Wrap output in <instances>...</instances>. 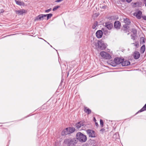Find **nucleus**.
<instances>
[{
    "instance_id": "1",
    "label": "nucleus",
    "mask_w": 146,
    "mask_h": 146,
    "mask_svg": "<svg viewBox=\"0 0 146 146\" xmlns=\"http://www.w3.org/2000/svg\"><path fill=\"white\" fill-rule=\"evenodd\" d=\"M77 142V139L76 138H70L64 140V143L67 146H74Z\"/></svg>"
},
{
    "instance_id": "2",
    "label": "nucleus",
    "mask_w": 146,
    "mask_h": 146,
    "mask_svg": "<svg viewBox=\"0 0 146 146\" xmlns=\"http://www.w3.org/2000/svg\"><path fill=\"white\" fill-rule=\"evenodd\" d=\"M77 140H78L82 142H85L87 140V137L85 135L81 132H78L76 134Z\"/></svg>"
},
{
    "instance_id": "3",
    "label": "nucleus",
    "mask_w": 146,
    "mask_h": 146,
    "mask_svg": "<svg viewBox=\"0 0 146 146\" xmlns=\"http://www.w3.org/2000/svg\"><path fill=\"white\" fill-rule=\"evenodd\" d=\"M98 46L99 49L103 50L106 47V45L103 42L101 41H98Z\"/></svg>"
},
{
    "instance_id": "4",
    "label": "nucleus",
    "mask_w": 146,
    "mask_h": 146,
    "mask_svg": "<svg viewBox=\"0 0 146 146\" xmlns=\"http://www.w3.org/2000/svg\"><path fill=\"white\" fill-rule=\"evenodd\" d=\"M100 54L102 58L106 59H109L111 58V56L109 54L104 51L101 52Z\"/></svg>"
},
{
    "instance_id": "5",
    "label": "nucleus",
    "mask_w": 146,
    "mask_h": 146,
    "mask_svg": "<svg viewBox=\"0 0 146 146\" xmlns=\"http://www.w3.org/2000/svg\"><path fill=\"white\" fill-rule=\"evenodd\" d=\"M85 123L82 121H81L78 122L76 125V127L78 129H79L80 128L82 129H83V128L84 126H85Z\"/></svg>"
},
{
    "instance_id": "6",
    "label": "nucleus",
    "mask_w": 146,
    "mask_h": 146,
    "mask_svg": "<svg viewBox=\"0 0 146 146\" xmlns=\"http://www.w3.org/2000/svg\"><path fill=\"white\" fill-rule=\"evenodd\" d=\"M87 134L89 137H95V132L93 130L88 129L86 131Z\"/></svg>"
},
{
    "instance_id": "7",
    "label": "nucleus",
    "mask_w": 146,
    "mask_h": 146,
    "mask_svg": "<svg viewBox=\"0 0 146 146\" xmlns=\"http://www.w3.org/2000/svg\"><path fill=\"white\" fill-rule=\"evenodd\" d=\"M46 15L44 14H40L36 17L35 19V21H38L43 20L44 19V17H46Z\"/></svg>"
},
{
    "instance_id": "8",
    "label": "nucleus",
    "mask_w": 146,
    "mask_h": 146,
    "mask_svg": "<svg viewBox=\"0 0 146 146\" xmlns=\"http://www.w3.org/2000/svg\"><path fill=\"white\" fill-rule=\"evenodd\" d=\"M104 25L107 28L108 30L111 29L113 27L112 24L110 22H106L104 24Z\"/></svg>"
},
{
    "instance_id": "9",
    "label": "nucleus",
    "mask_w": 146,
    "mask_h": 146,
    "mask_svg": "<svg viewBox=\"0 0 146 146\" xmlns=\"http://www.w3.org/2000/svg\"><path fill=\"white\" fill-rule=\"evenodd\" d=\"M123 60V59L119 58H115L114 60V62L117 64H119L121 63V64Z\"/></svg>"
},
{
    "instance_id": "10",
    "label": "nucleus",
    "mask_w": 146,
    "mask_h": 146,
    "mask_svg": "<svg viewBox=\"0 0 146 146\" xmlns=\"http://www.w3.org/2000/svg\"><path fill=\"white\" fill-rule=\"evenodd\" d=\"M68 128H67L64 129L62 132L61 134L62 135H67V134H70Z\"/></svg>"
},
{
    "instance_id": "11",
    "label": "nucleus",
    "mask_w": 146,
    "mask_h": 146,
    "mask_svg": "<svg viewBox=\"0 0 146 146\" xmlns=\"http://www.w3.org/2000/svg\"><path fill=\"white\" fill-rule=\"evenodd\" d=\"M97 37L98 38H101L103 35V32L101 30H98L96 33Z\"/></svg>"
},
{
    "instance_id": "12",
    "label": "nucleus",
    "mask_w": 146,
    "mask_h": 146,
    "mask_svg": "<svg viewBox=\"0 0 146 146\" xmlns=\"http://www.w3.org/2000/svg\"><path fill=\"white\" fill-rule=\"evenodd\" d=\"M120 23L118 21H115L114 23V27L117 29H120Z\"/></svg>"
},
{
    "instance_id": "13",
    "label": "nucleus",
    "mask_w": 146,
    "mask_h": 146,
    "mask_svg": "<svg viewBox=\"0 0 146 146\" xmlns=\"http://www.w3.org/2000/svg\"><path fill=\"white\" fill-rule=\"evenodd\" d=\"M140 56V54L139 52L137 51H135L134 52L133 54L134 58L135 59H138Z\"/></svg>"
},
{
    "instance_id": "14",
    "label": "nucleus",
    "mask_w": 146,
    "mask_h": 146,
    "mask_svg": "<svg viewBox=\"0 0 146 146\" xmlns=\"http://www.w3.org/2000/svg\"><path fill=\"white\" fill-rule=\"evenodd\" d=\"M130 64V62L129 61L125 60L124 61L123 59V60L121 64L123 66H125L129 65Z\"/></svg>"
},
{
    "instance_id": "15",
    "label": "nucleus",
    "mask_w": 146,
    "mask_h": 146,
    "mask_svg": "<svg viewBox=\"0 0 146 146\" xmlns=\"http://www.w3.org/2000/svg\"><path fill=\"white\" fill-rule=\"evenodd\" d=\"M142 13L141 11H139L137 12V13L136 14L135 16L138 19H140L141 18Z\"/></svg>"
},
{
    "instance_id": "16",
    "label": "nucleus",
    "mask_w": 146,
    "mask_h": 146,
    "mask_svg": "<svg viewBox=\"0 0 146 146\" xmlns=\"http://www.w3.org/2000/svg\"><path fill=\"white\" fill-rule=\"evenodd\" d=\"M84 111L86 113H88V114H90L91 113L90 110L87 107L84 108Z\"/></svg>"
},
{
    "instance_id": "17",
    "label": "nucleus",
    "mask_w": 146,
    "mask_h": 146,
    "mask_svg": "<svg viewBox=\"0 0 146 146\" xmlns=\"http://www.w3.org/2000/svg\"><path fill=\"white\" fill-rule=\"evenodd\" d=\"M26 11L25 10H21L17 11V13L19 15H22Z\"/></svg>"
},
{
    "instance_id": "18",
    "label": "nucleus",
    "mask_w": 146,
    "mask_h": 146,
    "mask_svg": "<svg viewBox=\"0 0 146 146\" xmlns=\"http://www.w3.org/2000/svg\"><path fill=\"white\" fill-rule=\"evenodd\" d=\"M145 50V46L143 45L141 48L140 52L141 53H143Z\"/></svg>"
},
{
    "instance_id": "19",
    "label": "nucleus",
    "mask_w": 146,
    "mask_h": 146,
    "mask_svg": "<svg viewBox=\"0 0 146 146\" xmlns=\"http://www.w3.org/2000/svg\"><path fill=\"white\" fill-rule=\"evenodd\" d=\"M124 22L127 25H129L131 23L130 20L127 18H126L124 19Z\"/></svg>"
},
{
    "instance_id": "20",
    "label": "nucleus",
    "mask_w": 146,
    "mask_h": 146,
    "mask_svg": "<svg viewBox=\"0 0 146 146\" xmlns=\"http://www.w3.org/2000/svg\"><path fill=\"white\" fill-rule=\"evenodd\" d=\"M70 133H73L75 130V129L73 127H70L68 128Z\"/></svg>"
},
{
    "instance_id": "21",
    "label": "nucleus",
    "mask_w": 146,
    "mask_h": 146,
    "mask_svg": "<svg viewBox=\"0 0 146 146\" xmlns=\"http://www.w3.org/2000/svg\"><path fill=\"white\" fill-rule=\"evenodd\" d=\"M146 110V104L139 111V112H141L144 111Z\"/></svg>"
},
{
    "instance_id": "22",
    "label": "nucleus",
    "mask_w": 146,
    "mask_h": 146,
    "mask_svg": "<svg viewBox=\"0 0 146 146\" xmlns=\"http://www.w3.org/2000/svg\"><path fill=\"white\" fill-rule=\"evenodd\" d=\"M46 15V16H47L46 19L48 20L52 16V14L51 13H50L47 15Z\"/></svg>"
},
{
    "instance_id": "23",
    "label": "nucleus",
    "mask_w": 146,
    "mask_h": 146,
    "mask_svg": "<svg viewBox=\"0 0 146 146\" xmlns=\"http://www.w3.org/2000/svg\"><path fill=\"white\" fill-rule=\"evenodd\" d=\"M132 44H134V46H135L136 48H138L139 47V44L138 42H136L134 43H132Z\"/></svg>"
},
{
    "instance_id": "24",
    "label": "nucleus",
    "mask_w": 146,
    "mask_h": 146,
    "mask_svg": "<svg viewBox=\"0 0 146 146\" xmlns=\"http://www.w3.org/2000/svg\"><path fill=\"white\" fill-rule=\"evenodd\" d=\"M15 1L17 4L20 5H22V3L21 2L16 0H15Z\"/></svg>"
},
{
    "instance_id": "25",
    "label": "nucleus",
    "mask_w": 146,
    "mask_h": 146,
    "mask_svg": "<svg viewBox=\"0 0 146 146\" xmlns=\"http://www.w3.org/2000/svg\"><path fill=\"white\" fill-rule=\"evenodd\" d=\"M97 25V23H94V24L92 26V28L93 29H95Z\"/></svg>"
},
{
    "instance_id": "26",
    "label": "nucleus",
    "mask_w": 146,
    "mask_h": 146,
    "mask_svg": "<svg viewBox=\"0 0 146 146\" xmlns=\"http://www.w3.org/2000/svg\"><path fill=\"white\" fill-rule=\"evenodd\" d=\"M100 125L102 127H103V126L104 122L101 119L100 120Z\"/></svg>"
},
{
    "instance_id": "27",
    "label": "nucleus",
    "mask_w": 146,
    "mask_h": 146,
    "mask_svg": "<svg viewBox=\"0 0 146 146\" xmlns=\"http://www.w3.org/2000/svg\"><path fill=\"white\" fill-rule=\"evenodd\" d=\"M60 6H56L53 9V11H55Z\"/></svg>"
},
{
    "instance_id": "28",
    "label": "nucleus",
    "mask_w": 146,
    "mask_h": 146,
    "mask_svg": "<svg viewBox=\"0 0 146 146\" xmlns=\"http://www.w3.org/2000/svg\"><path fill=\"white\" fill-rule=\"evenodd\" d=\"M132 32L133 33L134 35H135L137 33V31L135 29H133Z\"/></svg>"
},
{
    "instance_id": "29",
    "label": "nucleus",
    "mask_w": 146,
    "mask_h": 146,
    "mask_svg": "<svg viewBox=\"0 0 146 146\" xmlns=\"http://www.w3.org/2000/svg\"><path fill=\"white\" fill-rule=\"evenodd\" d=\"M141 42L142 43H144L145 42V40L144 38L143 37H142L141 38Z\"/></svg>"
},
{
    "instance_id": "30",
    "label": "nucleus",
    "mask_w": 146,
    "mask_h": 146,
    "mask_svg": "<svg viewBox=\"0 0 146 146\" xmlns=\"http://www.w3.org/2000/svg\"><path fill=\"white\" fill-rule=\"evenodd\" d=\"M51 8H50V9H48L46 10L45 11V12L46 13H48L50 11H51Z\"/></svg>"
},
{
    "instance_id": "31",
    "label": "nucleus",
    "mask_w": 146,
    "mask_h": 146,
    "mask_svg": "<svg viewBox=\"0 0 146 146\" xmlns=\"http://www.w3.org/2000/svg\"><path fill=\"white\" fill-rule=\"evenodd\" d=\"M105 131V129H102L101 130H100V132H101L103 133V132L104 131Z\"/></svg>"
},
{
    "instance_id": "32",
    "label": "nucleus",
    "mask_w": 146,
    "mask_h": 146,
    "mask_svg": "<svg viewBox=\"0 0 146 146\" xmlns=\"http://www.w3.org/2000/svg\"><path fill=\"white\" fill-rule=\"evenodd\" d=\"M106 7H107V6H105V5L103 6L102 7V8L103 9H104L106 8Z\"/></svg>"
},
{
    "instance_id": "33",
    "label": "nucleus",
    "mask_w": 146,
    "mask_h": 146,
    "mask_svg": "<svg viewBox=\"0 0 146 146\" xmlns=\"http://www.w3.org/2000/svg\"><path fill=\"white\" fill-rule=\"evenodd\" d=\"M132 0H126V1L128 3H130Z\"/></svg>"
},
{
    "instance_id": "34",
    "label": "nucleus",
    "mask_w": 146,
    "mask_h": 146,
    "mask_svg": "<svg viewBox=\"0 0 146 146\" xmlns=\"http://www.w3.org/2000/svg\"><path fill=\"white\" fill-rule=\"evenodd\" d=\"M4 12V11L3 9H1L0 10V13H3Z\"/></svg>"
},
{
    "instance_id": "35",
    "label": "nucleus",
    "mask_w": 146,
    "mask_h": 146,
    "mask_svg": "<svg viewBox=\"0 0 146 146\" xmlns=\"http://www.w3.org/2000/svg\"><path fill=\"white\" fill-rule=\"evenodd\" d=\"M131 36H132V37H131V39H133V40H134L135 39V37H134V36H132V35H131Z\"/></svg>"
},
{
    "instance_id": "36",
    "label": "nucleus",
    "mask_w": 146,
    "mask_h": 146,
    "mask_svg": "<svg viewBox=\"0 0 146 146\" xmlns=\"http://www.w3.org/2000/svg\"><path fill=\"white\" fill-rule=\"evenodd\" d=\"M143 19L145 20H146V16H144L143 17Z\"/></svg>"
},
{
    "instance_id": "37",
    "label": "nucleus",
    "mask_w": 146,
    "mask_h": 146,
    "mask_svg": "<svg viewBox=\"0 0 146 146\" xmlns=\"http://www.w3.org/2000/svg\"><path fill=\"white\" fill-rule=\"evenodd\" d=\"M95 125H96V126H98V123H95Z\"/></svg>"
},
{
    "instance_id": "38",
    "label": "nucleus",
    "mask_w": 146,
    "mask_h": 146,
    "mask_svg": "<svg viewBox=\"0 0 146 146\" xmlns=\"http://www.w3.org/2000/svg\"><path fill=\"white\" fill-rule=\"evenodd\" d=\"M144 2L145 3H146V0H144Z\"/></svg>"
},
{
    "instance_id": "39",
    "label": "nucleus",
    "mask_w": 146,
    "mask_h": 146,
    "mask_svg": "<svg viewBox=\"0 0 146 146\" xmlns=\"http://www.w3.org/2000/svg\"><path fill=\"white\" fill-rule=\"evenodd\" d=\"M94 121H96V119H95V118H94Z\"/></svg>"
},
{
    "instance_id": "40",
    "label": "nucleus",
    "mask_w": 146,
    "mask_h": 146,
    "mask_svg": "<svg viewBox=\"0 0 146 146\" xmlns=\"http://www.w3.org/2000/svg\"><path fill=\"white\" fill-rule=\"evenodd\" d=\"M104 28H102V31H104Z\"/></svg>"
},
{
    "instance_id": "41",
    "label": "nucleus",
    "mask_w": 146,
    "mask_h": 146,
    "mask_svg": "<svg viewBox=\"0 0 146 146\" xmlns=\"http://www.w3.org/2000/svg\"><path fill=\"white\" fill-rule=\"evenodd\" d=\"M115 136V135H114L113 136V137H114Z\"/></svg>"
},
{
    "instance_id": "42",
    "label": "nucleus",
    "mask_w": 146,
    "mask_h": 146,
    "mask_svg": "<svg viewBox=\"0 0 146 146\" xmlns=\"http://www.w3.org/2000/svg\"><path fill=\"white\" fill-rule=\"evenodd\" d=\"M122 1H123L124 0H121Z\"/></svg>"
},
{
    "instance_id": "43",
    "label": "nucleus",
    "mask_w": 146,
    "mask_h": 146,
    "mask_svg": "<svg viewBox=\"0 0 146 146\" xmlns=\"http://www.w3.org/2000/svg\"><path fill=\"white\" fill-rule=\"evenodd\" d=\"M145 6L146 7V3H145Z\"/></svg>"
},
{
    "instance_id": "44",
    "label": "nucleus",
    "mask_w": 146,
    "mask_h": 146,
    "mask_svg": "<svg viewBox=\"0 0 146 146\" xmlns=\"http://www.w3.org/2000/svg\"><path fill=\"white\" fill-rule=\"evenodd\" d=\"M129 33H128L127 34V35H129Z\"/></svg>"
}]
</instances>
